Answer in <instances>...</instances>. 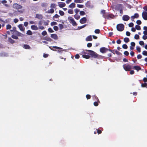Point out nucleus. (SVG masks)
Here are the masks:
<instances>
[{
  "label": "nucleus",
  "instance_id": "4",
  "mask_svg": "<svg viewBox=\"0 0 147 147\" xmlns=\"http://www.w3.org/2000/svg\"><path fill=\"white\" fill-rule=\"evenodd\" d=\"M124 28V25L122 24H119L117 25V30L119 31H122Z\"/></svg>",
  "mask_w": 147,
  "mask_h": 147
},
{
  "label": "nucleus",
  "instance_id": "17",
  "mask_svg": "<svg viewBox=\"0 0 147 147\" xmlns=\"http://www.w3.org/2000/svg\"><path fill=\"white\" fill-rule=\"evenodd\" d=\"M51 37L55 40L57 39L58 38L57 35L55 34H51Z\"/></svg>",
  "mask_w": 147,
  "mask_h": 147
},
{
  "label": "nucleus",
  "instance_id": "5",
  "mask_svg": "<svg viewBox=\"0 0 147 147\" xmlns=\"http://www.w3.org/2000/svg\"><path fill=\"white\" fill-rule=\"evenodd\" d=\"M124 69L126 71H129L131 69V66L128 63L124 64L123 65Z\"/></svg>",
  "mask_w": 147,
  "mask_h": 147
},
{
  "label": "nucleus",
  "instance_id": "25",
  "mask_svg": "<svg viewBox=\"0 0 147 147\" xmlns=\"http://www.w3.org/2000/svg\"><path fill=\"white\" fill-rule=\"evenodd\" d=\"M65 5L66 4L65 3L61 2V3L59 4V6L60 8H62L65 6Z\"/></svg>",
  "mask_w": 147,
  "mask_h": 147
},
{
  "label": "nucleus",
  "instance_id": "34",
  "mask_svg": "<svg viewBox=\"0 0 147 147\" xmlns=\"http://www.w3.org/2000/svg\"><path fill=\"white\" fill-rule=\"evenodd\" d=\"M68 12L69 13L72 14L74 13V11L72 9H69L68 10Z\"/></svg>",
  "mask_w": 147,
  "mask_h": 147
},
{
  "label": "nucleus",
  "instance_id": "9",
  "mask_svg": "<svg viewBox=\"0 0 147 147\" xmlns=\"http://www.w3.org/2000/svg\"><path fill=\"white\" fill-rule=\"evenodd\" d=\"M142 16L143 19L145 20H147V12L146 11H143L142 13Z\"/></svg>",
  "mask_w": 147,
  "mask_h": 147
},
{
  "label": "nucleus",
  "instance_id": "42",
  "mask_svg": "<svg viewBox=\"0 0 147 147\" xmlns=\"http://www.w3.org/2000/svg\"><path fill=\"white\" fill-rule=\"evenodd\" d=\"M122 47L124 49H126L128 48V47L127 45L124 44L122 45Z\"/></svg>",
  "mask_w": 147,
  "mask_h": 147
},
{
  "label": "nucleus",
  "instance_id": "55",
  "mask_svg": "<svg viewBox=\"0 0 147 147\" xmlns=\"http://www.w3.org/2000/svg\"><path fill=\"white\" fill-rule=\"evenodd\" d=\"M53 48H55L57 49H60V50H62L63 49L61 48L58 47H57V46H53Z\"/></svg>",
  "mask_w": 147,
  "mask_h": 147
},
{
  "label": "nucleus",
  "instance_id": "22",
  "mask_svg": "<svg viewBox=\"0 0 147 147\" xmlns=\"http://www.w3.org/2000/svg\"><path fill=\"white\" fill-rule=\"evenodd\" d=\"M86 7L90 8L91 7V3L89 1H88L85 4Z\"/></svg>",
  "mask_w": 147,
  "mask_h": 147
},
{
  "label": "nucleus",
  "instance_id": "48",
  "mask_svg": "<svg viewBox=\"0 0 147 147\" xmlns=\"http://www.w3.org/2000/svg\"><path fill=\"white\" fill-rule=\"evenodd\" d=\"M49 20H47L46 22H44V25L45 26H47L49 24Z\"/></svg>",
  "mask_w": 147,
  "mask_h": 147
},
{
  "label": "nucleus",
  "instance_id": "47",
  "mask_svg": "<svg viewBox=\"0 0 147 147\" xmlns=\"http://www.w3.org/2000/svg\"><path fill=\"white\" fill-rule=\"evenodd\" d=\"M80 13L81 16H83L85 14V12L83 11H80Z\"/></svg>",
  "mask_w": 147,
  "mask_h": 147
},
{
  "label": "nucleus",
  "instance_id": "7",
  "mask_svg": "<svg viewBox=\"0 0 147 147\" xmlns=\"http://www.w3.org/2000/svg\"><path fill=\"white\" fill-rule=\"evenodd\" d=\"M107 51L108 49L105 47H101L100 49V52L103 53H105Z\"/></svg>",
  "mask_w": 147,
  "mask_h": 147
},
{
  "label": "nucleus",
  "instance_id": "10",
  "mask_svg": "<svg viewBox=\"0 0 147 147\" xmlns=\"http://www.w3.org/2000/svg\"><path fill=\"white\" fill-rule=\"evenodd\" d=\"M86 18L85 17H84L80 19V23L83 24L85 23L86 22Z\"/></svg>",
  "mask_w": 147,
  "mask_h": 147
},
{
  "label": "nucleus",
  "instance_id": "41",
  "mask_svg": "<svg viewBox=\"0 0 147 147\" xmlns=\"http://www.w3.org/2000/svg\"><path fill=\"white\" fill-rule=\"evenodd\" d=\"M59 16L57 14H55L53 17V19L55 18H58L59 17Z\"/></svg>",
  "mask_w": 147,
  "mask_h": 147
},
{
  "label": "nucleus",
  "instance_id": "18",
  "mask_svg": "<svg viewBox=\"0 0 147 147\" xmlns=\"http://www.w3.org/2000/svg\"><path fill=\"white\" fill-rule=\"evenodd\" d=\"M92 36L91 35H90L88 36L86 39V41H90L92 40Z\"/></svg>",
  "mask_w": 147,
  "mask_h": 147
},
{
  "label": "nucleus",
  "instance_id": "33",
  "mask_svg": "<svg viewBox=\"0 0 147 147\" xmlns=\"http://www.w3.org/2000/svg\"><path fill=\"white\" fill-rule=\"evenodd\" d=\"M58 26L60 30H62L64 28V26L62 24H59Z\"/></svg>",
  "mask_w": 147,
  "mask_h": 147
},
{
  "label": "nucleus",
  "instance_id": "21",
  "mask_svg": "<svg viewBox=\"0 0 147 147\" xmlns=\"http://www.w3.org/2000/svg\"><path fill=\"white\" fill-rule=\"evenodd\" d=\"M69 7L71 8H74L76 7V4L74 3H72L69 5Z\"/></svg>",
  "mask_w": 147,
  "mask_h": 147
},
{
  "label": "nucleus",
  "instance_id": "59",
  "mask_svg": "<svg viewBox=\"0 0 147 147\" xmlns=\"http://www.w3.org/2000/svg\"><path fill=\"white\" fill-rule=\"evenodd\" d=\"M128 25L129 27H131L134 26V24L133 23L131 22Z\"/></svg>",
  "mask_w": 147,
  "mask_h": 147
},
{
  "label": "nucleus",
  "instance_id": "63",
  "mask_svg": "<svg viewBox=\"0 0 147 147\" xmlns=\"http://www.w3.org/2000/svg\"><path fill=\"white\" fill-rule=\"evenodd\" d=\"M141 86L142 87H145L146 86V83H142L141 84Z\"/></svg>",
  "mask_w": 147,
  "mask_h": 147
},
{
  "label": "nucleus",
  "instance_id": "1",
  "mask_svg": "<svg viewBox=\"0 0 147 147\" xmlns=\"http://www.w3.org/2000/svg\"><path fill=\"white\" fill-rule=\"evenodd\" d=\"M13 33H12L13 34L11 36V37L17 40L18 39V36L22 37L24 36L23 34L16 30V28L15 27H13Z\"/></svg>",
  "mask_w": 147,
  "mask_h": 147
},
{
  "label": "nucleus",
  "instance_id": "46",
  "mask_svg": "<svg viewBox=\"0 0 147 147\" xmlns=\"http://www.w3.org/2000/svg\"><path fill=\"white\" fill-rule=\"evenodd\" d=\"M94 32L96 34H99L100 32V30L99 29H96L94 31Z\"/></svg>",
  "mask_w": 147,
  "mask_h": 147
},
{
  "label": "nucleus",
  "instance_id": "12",
  "mask_svg": "<svg viewBox=\"0 0 147 147\" xmlns=\"http://www.w3.org/2000/svg\"><path fill=\"white\" fill-rule=\"evenodd\" d=\"M42 24V21H39L38 22V25L39 26L38 27L39 29L41 30H43L45 29L44 27L43 26H41Z\"/></svg>",
  "mask_w": 147,
  "mask_h": 147
},
{
  "label": "nucleus",
  "instance_id": "19",
  "mask_svg": "<svg viewBox=\"0 0 147 147\" xmlns=\"http://www.w3.org/2000/svg\"><path fill=\"white\" fill-rule=\"evenodd\" d=\"M133 69L137 70L138 71L141 69V68L139 66H135L133 67Z\"/></svg>",
  "mask_w": 147,
  "mask_h": 147
},
{
  "label": "nucleus",
  "instance_id": "27",
  "mask_svg": "<svg viewBox=\"0 0 147 147\" xmlns=\"http://www.w3.org/2000/svg\"><path fill=\"white\" fill-rule=\"evenodd\" d=\"M114 17V16L113 14H110L108 15L107 18L108 19L109 18H113Z\"/></svg>",
  "mask_w": 147,
  "mask_h": 147
},
{
  "label": "nucleus",
  "instance_id": "23",
  "mask_svg": "<svg viewBox=\"0 0 147 147\" xmlns=\"http://www.w3.org/2000/svg\"><path fill=\"white\" fill-rule=\"evenodd\" d=\"M92 98L93 100H97V101H98L99 102H100V101L98 98V97L96 95H94V96H92Z\"/></svg>",
  "mask_w": 147,
  "mask_h": 147
},
{
  "label": "nucleus",
  "instance_id": "60",
  "mask_svg": "<svg viewBox=\"0 0 147 147\" xmlns=\"http://www.w3.org/2000/svg\"><path fill=\"white\" fill-rule=\"evenodd\" d=\"M142 56L140 54H139L137 56V58L138 59H140L142 58Z\"/></svg>",
  "mask_w": 147,
  "mask_h": 147
},
{
  "label": "nucleus",
  "instance_id": "50",
  "mask_svg": "<svg viewBox=\"0 0 147 147\" xmlns=\"http://www.w3.org/2000/svg\"><path fill=\"white\" fill-rule=\"evenodd\" d=\"M98 101H95L94 102V105L95 106H97L98 105Z\"/></svg>",
  "mask_w": 147,
  "mask_h": 147
},
{
  "label": "nucleus",
  "instance_id": "52",
  "mask_svg": "<svg viewBox=\"0 0 147 147\" xmlns=\"http://www.w3.org/2000/svg\"><path fill=\"white\" fill-rule=\"evenodd\" d=\"M136 50L139 53L141 52V48L138 46L136 47Z\"/></svg>",
  "mask_w": 147,
  "mask_h": 147
},
{
  "label": "nucleus",
  "instance_id": "38",
  "mask_svg": "<svg viewBox=\"0 0 147 147\" xmlns=\"http://www.w3.org/2000/svg\"><path fill=\"white\" fill-rule=\"evenodd\" d=\"M6 29L8 30L10 29H11V26L9 24H7L6 25Z\"/></svg>",
  "mask_w": 147,
  "mask_h": 147
},
{
  "label": "nucleus",
  "instance_id": "39",
  "mask_svg": "<svg viewBox=\"0 0 147 147\" xmlns=\"http://www.w3.org/2000/svg\"><path fill=\"white\" fill-rule=\"evenodd\" d=\"M47 41H48L51 42L52 41V39L49 37H47L45 38V39Z\"/></svg>",
  "mask_w": 147,
  "mask_h": 147
},
{
  "label": "nucleus",
  "instance_id": "11",
  "mask_svg": "<svg viewBox=\"0 0 147 147\" xmlns=\"http://www.w3.org/2000/svg\"><path fill=\"white\" fill-rule=\"evenodd\" d=\"M122 18L123 20L125 21H127L130 19L129 16L127 15H123Z\"/></svg>",
  "mask_w": 147,
  "mask_h": 147
},
{
  "label": "nucleus",
  "instance_id": "26",
  "mask_svg": "<svg viewBox=\"0 0 147 147\" xmlns=\"http://www.w3.org/2000/svg\"><path fill=\"white\" fill-rule=\"evenodd\" d=\"M8 41L11 44L14 43L15 42L14 40L12 39L11 38H8Z\"/></svg>",
  "mask_w": 147,
  "mask_h": 147
},
{
  "label": "nucleus",
  "instance_id": "14",
  "mask_svg": "<svg viewBox=\"0 0 147 147\" xmlns=\"http://www.w3.org/2000/svg\"><path fill=\"white\" fill-rule=\"evenodd\" d=\"M18 27L20 30L22 31H24L25 28L23 26V25L22 24H20L18 25Z\"/></svg>",
  "mask_w": 147,
  "mask_h": 147
},
{
  "label": "nucleus",
  "instance_id": "15",
  "mask_svg": "<svg viewBox=\"0 0 147 147\" xmlns=\"http://www.w3.org/2000/svg\"><path fill=\"white\" fill-rule=\"evenodd\" d=\"M35 18H38L40 20L42 19L43 18L42 15L41 14H37L36 15Z\"/></svg>",
  "mask_w": 147,
  "mask_h": 147
},
{
  "label": "nucleus",
  "instance_id": "40",
  "mask_svg": "<svg viewBox=\"0 0 147 147\" xmlns=\"http://www.w3.org/2000/svg\"><path fill=\"white\" fill-rule=\"evenodd\" d=\"M142 54L144 55L147 56V51H143Z\"/></svg>",
  "mask_w": 147,
  "mask_h": 147
},
{
  "label": "nucleus",
  "instance_id": "6",
  "mask_svg": "<svg viewBox=\"0 0 147 147\" xmlns=\"http://www.w3.org/2000/svg\"><path fill=\"white\" fill-rule=\"evenodd\" d=\"M13 7L16 9L18 10L22 8V6L17 3H14L13 5Z\"/></svg>",
  "mask_w": 147,
  "mask_h": 147
},
{
  "label": "nucleus",
  "instance_id": "20",
  "mask_svg": "<svg viewBox=\"0 0 147 147\" xmlns=\"http://www.w3.org/2000/svg\"><path fill=\"white\" fill-rule=\"evenodd\" d=\"M23 47L25 49H30L31 48L30 46L27 44H25L24 45Z\"/></svg>",
  "mask_w": 147,
  "mask_h": 147
},
{
  "label": "nucleus",
  "instance_id": "35",
  "mask_svg": "<svg viewBox=\"0 0 147 147\" xmlns=\"http://www.w3.org/2000/svg\"><path fill=\"white\" fill-rule=\"evenodd\" d=\"M42 35L43 36H45L47 35V33L46 31H43L41 33Z\"/></svg>",
  "mask_w": 147,
  "mask_h": 147
},
{
  "label": "nucleus",
  "instance_id": "58",
  "mask_svg": "<svg viewBox=\"0 0 147 147\" xmlns=\"http://www.w3.org/2000/svg\"><path fill=\"white\" fill-rule=\"evenodd\" d=\"M86 97L87 99H89L91 98V96L89 94H87L86 95Z\"/></svg>",
  "mask_w": 147,
  "mask_h": 147
},
{
  "label": "nucleus",
  "instance_id": "32",
  "mask_svg": "<svg viewBox=\"0 0 147 147\" xmlns=\"http://www.w3.org/2000/svg\"><path fill=\"white\" fill-rule=\"evenodd\" d=\"M56 5L54 3H52L51 4L50 7L53 8H55L56 7Z\"/></svg>",
  "mask_w": 147,
  "mask_h": 147
},
{
  "label": "nucleus",
  "instance_id": "64",
  "mask_svg": "<svg viewBox=\"0 0 147 147\" xmlns=\"http://www.w3.org/2000/svg\"><path fill=\"white\" fill-rule=\"evenodd\" d=\"M80 11L79 9H76L74 10V11L76 14H77Z\"/></svg>",
  "mask_w": 147,
  "mask_h": 147
},
{
  "label": "nucleus",
  "instance_id": "61",
  "mask_svg": "<svg viewBox=\"0 0 147 147\" xmlns=\"http://www.w3.org/2000/svg\"><path fill=\"white\" fill-rule=\"evenodd\" d=\"M139 43L141 45H144V42L142 41H141L139 42Z\"/></svg>",
  "mask_w": 147,
  "mask_h": 147
},
{
  "label": "nucleus",
  "instance_id": "62",
  "mask_svg": "<svg viewBox=\"0 0 147 147\" xmlns=\"http://www.w3.org/2000/svg\"><path fill=\"white\" fill-rule=\"evenodd\" d=\"M92 46V44L91 43H88L87 44V46L88 47H90Z\"/></svg>",
  "mask_w": 147,
  "mask_h": 147
},
{
  "label": "nucleus",
  "instance_id": "29",
  "mask_svg": "<svg viewBox=\"0 0 147 147\" xmlns=\"http://www.w3.org/2000/svg\"><path fill=\"white\" fill-rule=\"evenodd\" d=\"M82 57L85 58H86V59H88L90 58V55H82Z\"/></svg>",
  "mask_w": 147,
  "mask_h": 147
},
{
  "label": "nucleus",
  "instance_id": "53",
  "mask_svg": "<svg viewBox=\"0 0 147 147\" xmlns=\"http://www.w3.org/2000/svg\"><path fill=\"white\" fill-rule=\"evenodd\" d=\"M136 23L138 25H140L142 24V22L140 20H138L136 21Z\"/></svg>",
  "mask_w": 147,
  "mask_h": 147
},
{
  "label": "nucleus",
  "instance_id": "54",
  "mask_svg": "<svg viewBox=\"0 0 147 147\" xmlns=\"http://www.w3.org/2000/svg\"><path fill=\"white\" fill-rule=\"evenodd\" d=\"M53 29L55 31H57L58 30V27L57 26H55L53 27Z\"/></svg>",
  "mask_w": 147,
  "mask_h": 147
},
{
  "label": "nucleus",
  "instance_id": "37",
  "mask_svg": "<svg viewBox=\"0 0 147 147\" xmlns=\"http://www.w3.org/2000/svg\"><path fill=\"white\" fill-rule=\"evenodd\" d=\"M136 29L138 30H140L141 29L140 26L138 25H136L135 26Z\"/></svg>",
  "mask_w": 147,
  "mask_h": 147
},
{
  "label": "nucleus",
  "instance_id": "43",
  "mask_svg": "<svg viewBox=\"0 0 147 147\" xmlns=\"http://www.w3.org/2000/svg\"><path fill=\"white\" fill-rule=\"evenodd\" d=\"M57 23L55 22H53L51 23V26H53L55 25H57Z\"/></svg>",
  "mask_w": 147,
  "mask_h": 147
},
{
  "label": "nucleus",
  "instance_id": "36",
  "mask_svg": "<svg viewBox=\"0 0 147 147\" xmlns=\"http://www.w3.org/2000/svg\"><path fill=\"white\" fill-rule=\"evenodd\" d=\"M59 13L61 16H63L64 15V12L61 10L59 11Z\"/></svg>",
  "mask_w": 147,
  "mask_h": 147
},
{
  "label": "nucleus",
  "instance_id": "31",
  "mask_svg": "<svg viewBox=\"0 0 147 147\" xmlns=\"http://www.w3.org/2000/svg\"><path fill=\"white\" fill-rule=\"evenodd\" d=\"M123 40L126 43L128 42L129 41V38L127 37L124 38Z\"/></svg>",
  "mask_w": 147,
  "mask_h": 147
},
{
  "label": "nucleus",
  "instance_id": "49",
  "mask_svg": "<svg viewBox=\"0 0 147 147\" xmlns=\"http://www.w3.org/2000/svg\"><path fill=\"white\" fill-rule=\"evenodd\" d=\"M47 3H43L41 4V6L43 7H45L47 6Z\"/></svg>",
  "mask_w": 147,
  "mask_h": 147
},
{
  "label": "nucleus",
  "instance_id": "16",
  "mask_svg": "<svg viewBox=\"0 0 147 147\" xmlns=\"http://www.w3.org/2000/svg\"><path fill=\"white\" fill-rule=\"evenodd\" d=\"M31 28L32 30H37L39 28L38 27L36 26L35 25H32L31 26Z\"/></svg>",
  "mask_w": 147,
  "mask_h": 147
},
{
  "label": "nucleus",
  "instance_id": "2",
  "mask_svg": "<svg viewBox=\"0 0 147 147\" xmlns=\"http://www.w3.org/2000/svg\"><path fill=\"white\" fill-rule=\"evenodd\" d=\"M86 51L89 52V53L92 57L95 58H97L99 55L97 54L94 51L90 50H87Z\"/></svg>",
  "mask_w": 147,
  "mask_h": 147
},
{
  "label": "nucleus",
  "instance_id": "13",
  "mask_svg": "<svg viewBox=\"0 0 147 147\" xmlns=\"http://www.w3.org/2000/svg\"><path fill=\"white\" fill-rule=\"evenodd\" d=\"M139 17V15L138 13H135L134 14V16H131V20L132 19L134 20L135 18H138Z\"/></svg>",
  "mask_w": 147,
  "mask_h": 147
},
{
  "label": "nucleus",
  "instance_id": "44",
  "mask_svg": "<svg viewBox=\"0 0 147 147\" xmlns=\"http://www.w3.org/2000/svg\"><path fill=\"white\" fill-rule=\"evenodd\" d=\"M77 7L80 8H82L84 7V6L83 5H80L78 4L77 5Z\"/></svg>",
  "mask_w": 147,
  "mask_h": 147
},
{
  "label": "nucleus",
  "instance_id": "28",
  "mask_svg": "<svg viewBox=\"0 0 147 147\" xmlns=\"http://www.w3.org/2000/svg\"><path fill=\"white\" fill-rule=\"evenodd\" d=\"M83 0H74V2L76 3H82L84 2Z\"/></svg>",
  "mask_w": 147,
  "mask_h": 147
},
{
  "label": "nucleus",
  "instance_id": "45",
  "mask_svg": "<svg viewBox=\"0 0 147 147\" xmlns=\"http://www.w3.org/2000/svg\"><path fill=\"white\" fill-rule=\"evenodd\" d=\"M48 31L49 32H54V31L52 30V29L51 28H49L48 29Z\"/></svg>",
  "mask_w": 147,
  "mask_h": 147
},
{
  "label": "nucleus",
  "instance_id": "8",
  "mask_svg": "<svg viewBox=\"0 0 147 147\" xmlns=\"http://www.w3.org/2000/svg\"><path fill=\"white\" fill-rule=\"evenodd\" d=\"M116 9L118 10H119L123 9V5L122 4H117L115 7Z\"/></svg>",
  "mask_w": 147,
  "mask_h": 147
},
{
  "label": "nucleus",
  "instance_id": "57",
  "mask_svg": "<svg viewBox=\"0 0 147 147\" xmlns=\"http://www.w3.org/2000/svg\"><path fill=\"white\" fill-rule=\"evenodd\" d=\"M124 54L125 55H126V56H127L129 55V52L127 51H125L124 52Z\"/></svg>",
  "mask_w": 147,
  "mask_h": 147
},
{
  "label": "nucleus",
  "instance_id": "3",
  "mask_svg": "<svg viewBox=\"0 0 147 147\" xmlns=\"http://www.w3.org/2000/svg\"><path fill=\"white\" fill-rule=\"evenodd\" d=\"M68 20L69 21L70 23L73 26H77V24L72 17H68Z\"/></svg>",
  "mask_w": 147,
  "mask_h": 147
},
{
  "label": "nucleus",
  "instance_id": "30",
  "mask_svg": "<svg viewBox=\"0 0 147 147\" xmlns=\"http://www.w3.org/2000/svg\"><path fill=\"white\" fill-rule=\"evenodd\" d=\"M26 34L30 35L32 34V32L30 30H28L27 31Z\"/></svg>",
  "mask_w": 147,
  "mask_h": 147
},
{
  "label": "nucleus",
  "instance_id": "51",
  "mask_svg": "<svg viewBox=\"0 0 147 147\" xmlns=\"http://www.w3.org/2000/svg\"><path fill=\"white\" fill-rule=\"evenodd\" d=\"M139 35L137 34H136V35H135V36H134V38L136 39H139Z\"/></svg>",
  "mask_w": 147,
  "mask_h": 147
},
{
  "label": "nucleus",
  "instance_id": "24",
  "mask_svg": "<svg viewBox=\"0 0 147 147\" xmlns=\"http://www.w3.org/2000/svg\"><path fill=\"white\" fill-rule=\"evenodd\" d=\"M54 12V9L52 8L50 9L49 10L47 11L46 12V13H53Z\"/></svg>",
  "mask_w": 147,
  "mask_h": 147
},
{
  "label": "nucleus",
  "instance_id": "56",
  "mask_svg": "<svg viewBox=\"0 0 147 147\" xmlns=\"http://www.w3.org/2000/svg\"><path fill=\"white\" fill-rule=\"evenodd\" d=\"M80 16L79 15H75L74 18L76 20H78L80 18Z\"/></svg>",
  "mask_w": 147,
  "mask_h": 147
}]
</instances>
